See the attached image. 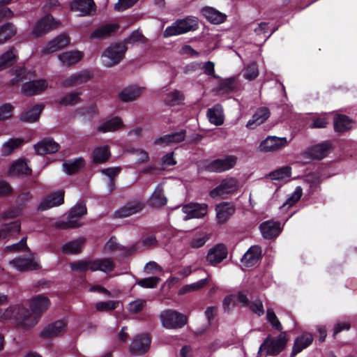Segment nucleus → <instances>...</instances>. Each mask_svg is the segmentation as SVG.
<instances>
[{
    "label": "nucleus",
    "instance_id": "nucleus-28",
    "mask_svg": "<svg viewBox=\"0 0 357 357\" xmlns=\"http://www.w3.org/2000/svg\"><path fill=\"white\" fill-rule=\"evenodd\" d=\"M66 325L63 321H57L50 324L43 331V336L52 337L60 335L66 332Z\"/></svg>",
    "mask_w": 357,
    "mask_h": 357
},
{
    "label": "nucleus",
    "instance_id": "nucleus-7",
    "mask_svg": "<svg viewBox=\"0 0 357 357\" xmlns=\"http://www.w3.org/2000/svg\"><path fill=\"white\" fill-rule=\"evenodd\" d=\"M238 188V181L236 178H226L215 188L210 192V196L213 199L225 198L227 195L233 194Z\"/></svg>",
    "mask_w": 357,
    "mask_h": 357
},
{
    "label": "nucleus",
    "instance_id": "nucleus-51",
    "mask_svg": "<svg viewBox=\"0 0 357 357\" xmlns=\"http://www.w3.org/2000/svg\"><path fill=\"white\" fill-rule=\"evenodd\" d=\"M183 100V95L178 91H173L167 94L165 102L166 105L174 106L179 105Z\"/></svg>",
    "mask_w": 357,
    "mask_h": 357
},
{
    "label": "nucleus",
    "instance_id": "nucleus-12",
    "mask_svg": "<svg viewBox=\"0 0 357 357\" xmlns=\"http://www.w3.org/2000/svg\"><path fill=\"white\" fill-rule=\"evenodd\" d=\"M50 304L49 298L43 295H38L30 300L29 307L31 310L30 315L36 317V323L40 314L47 310Z\"/></svg>",
    "mask_w": 357,
    "mask_h": 357
},
{
    "label": "nucleus",
    "instance_id": "nucleus-58",
    "mask_svg": "<svg viewBox=\"0 0 357 357\" xmlns=\"http://www.w3.org/2000/svg\"><path fill=\"white\" fill-rule=\"evenodd\" d=\"M104 250L105 253L112 254L114 252L118 251H122L123 247L120 245L116 239L114 238H111L105 245Z\"/></svg>",
    "mask_w": 357,
    "mask_h": 357
},
{
    "label": "nucleus",
    "instance_id": "nucleus-18",
    "mask_svg": "<svg viewBox=\"0 0 357 357\" xmlns=\"http://www.w3.org/2000/svg\"><path fill=\"white\" fill-rule=\"evenodd\" d=\"M70 43V38L67 35H59L50 41L43 50L45 54H51L66 47Z\"/></svg>",
    "mask_w": 357,
    "mask_h": 357
},
{
    "label": "nucleus",
    "instance_id": "nucleus-37",
    "mask_svg": "<svg viewBox=\"0 0 357 357\" xmlns=\"http://www.w3.org/2000/svg\"><path fill=\"white\" fill-rule=\"evenodd\" d=\"M43 108L44 105L42 104L36 105L26 112L22 114L20 119L22 121L27 123L34 122L39 119V116Z\"/></svg>",
    "mask_w": 357,
    "mask_h": 357
},
{
    "label": "nucleus",
    "instance_id": "nucleus-53",
    "mask_svg": "<svg viewBox=\"0 0 357 357\" xmlns=\"http://www.w3.org/2000/svg\"><path fill=\"white\" fill-rule=\"evenodd\" d=\"M118 304L119 302L113 301H100L96 303L95 307L100 312H109L116 309Z\"/></svg>",
    "mask_w": 357,
    "mask_h": 357
},
{
    "label": "nucleus",
    "instance_id": "nucleus-49",
    "mask_svg": "<svg viewBox=\"0 0 357 357\" xmlns=\"http://www.w3.org/2000/svg\"><path fill=\"white\" fill-rule=\"evenodd\" d=\"M209 238V235L205 232L197 233L191 238L190 246L192 248H199L205 245Z\"/></svg>",
    "mask_w": 357,
    "mask_h": 357
},
{
    "label": "nucleus",
    "instance_id": "nucleus-8",
    "mask_svg": "<svg viewBox=\"0 0 357 357\" xmlns=\"http://www.w3.org/2000/svg\"><path fill=\"white\" fill-rule=\"evenodd\" d=\"M59 25V22L56 21L52 16L46 15L36 22L33 27L31 34L34 37H40L58 27Z\"/></svg>",
    "mask_w": 357,
    "mask_h": 357
},
{
    "label": "nucleus",
    "instance_id": "nucleus-23",
    "mask_svg": "<svg viewBox=\"0 0 357 357\" xmlns=\"http://www.w3.org/2000/svg\"><path fill=\"white\" fill-rule=\"evenodd\" d=\"M119 29V26L116 24H107L102 25L95 31H93L90 38L91 39H104L109 37L113 33L116 32Z\"/></svg>",
    "mask_w": 357,
    "mask_h": 357
},
{
    "label": "nucleus",
    "instance_id": "nucleus-40",
    "mask_svg": "<svg viewBox=\"0 0 357 357\" xmlns=\"http://www.w3.org/2000/svg\"><path fill=\"white\" fill-rule=\"evenodd\" d=\"M149 204L153 207H160L167 204V199L164 195L163 189L158 186L149 199Z\"/></svg>",
    "mask_w": 357,
    "mask_h": 357
},
{
    "label": "nucleus",
    "instance_id": "nucleus-3",
    "mask_svg": "<svg viewBox=\"0 0 357 357\" xmlns=\"http://www.w3.org/2000/svg\"><path fill=\"white\" fill-rule=\"evenodd\" d=\"M160 320L162 326L167 329L181 328L188 322V318L185 314L172 310L161 312Z\"/></svg>",
    "mask_w": 357,
    "mask_h": 357
},
{
    "label": "nucleus",
    "instance_id": "nucleus-33",
    "mask_svg": "<svg viewBox=\"0 0 357 357\" xmlns=\"http://www.w3.org/2000/svg\"><path fill=\"white\" fill-rule=\"evenodd\" d=\"M114 268V263L111 259L104 258L98 259L92 261V266H91V271H102L108 273L113 271Z\"/></svg>",
    "mask_w": 357,
    "mask_h": 357
},
{
    "label": "nucleus",
    "instance_id": "nucleus-16",
    "mask_svg": "<svg viewBox=\"0 0 357 357\" xmlns=\"http://www.w3.org/2000/svg\"><path fill=\"white\" fill-rule=\"evenodd\" d=\"M48 86L45 79H38L24 83L21 89L22 93L26 96H31L41 93Z\"/></svg>",
    "mask_w": 357,
    "mask_h": 357
},
{
    "label": "nucleus",
    "instance_id": "nucleus-38",
    "mask_svg": "<svg viewBox=\"0 0 357 357\" xmlns=\"http://www.w3.org/2000/svg\"><path fill=\"white\" fill-rule=\"evenodd\" d=\"M185 132L181 131L170 135L161 137L155 141V144L158 145H168L173 143H178L184 140Z\"/></svg>",
    "mask_w": 357,
    "mask_h": 357
},
{
    "label": "nucleus",
    "instance_id": "nucleus-6",
    "mask_svg": "<svg viewBox=\"0 0 357 357\" xmlns=\"http://www.w3.org/2000/svg\"><path fill=\"white\" fill-rule=\"evenodd\" d=\"M289 142L290 140L285 137H280L270 135L261 142L257 150L261 153L277 152L285 148Z\"/></svg>",
    "mask_w": 357,
    "mask_h": 357
},
{
    "label": "nucleus",
    "instance_id": "nucleus-41",
    "mask_svg": "<svg viewBox=\"0 0 357 357\" xmlns=\"http://www.w3.org/2000/svg\"><path fill=\"white\" fill-rule=\"evenodd\" d=\"M121 120L117 117L107 120L100 124L98 131L100 132H114L123 127Z\"/></svg>",
    "mask_w": 357,
    "mask_h": 357
},
{
    "label": "nucleus",
    "instance_id": "nucleus-34",
    "mask_svg": "<svg viewBox=\"0 0 357 357\" xmlns=\"http://www.w3.org/2000/svg\"><path fill=\"white\" fill-rule=\"evenodd\" d=\"M85 244V238H79L63 245L62 251L66 254H77L82 251Z\"/></svg>",
    "mask_w": 357,
    "mask_h": 357
},
{
    "label": "nucleus",
    "instance_id": "nucleus-64",
    "mask_svg": "<svg viewBox=\"0 0 357 357\" xmlns=\"http://www.w3.org/2000/svg\"><path fill=\"white\" fill-rule=\"evenodd\" d=\"M146 305V301L142 299H138L132 301L128 305V310L130 312L137 313L140 312Z\"/></svg>",
    "mask_w": 357,
    "mask_h": 357
},
{
    "label": "nucleus",
    "instance_id": "nucleus-4",
    "mask_svg": "<svg viewBox=\"0 0 357 357\" xmlns=\"http://www.w3.org/2000/svg\"><path fill=\"white\" fill-rule=\"evenodd\" d=\"M126 47L123 44H116L107 47L101 56L102 63L107 68L118 64L124 57Z\"/></svg>",
    "mask_w": 357,
    "mask_h": 357
},
{
    "label": "nucleus",
    "instance_id": "nucleus-19",
    "mask_svg": "<svg viewBox=\"0 0 357 357\" xmlns=\"http://www.w3.org/2000/svg\"><path fill=\"white\" fill-rule=\"evenodd\" d=\"M31 173L28 161L25 159H19L13 162L9 167L8 174L10 176H26Z\"/></svg>",
    "mask_w": 357,
    "mask_h": 357
},
{
    "label": "nucleus",
    "instance_id": "nucleus-47",
    "mask_svg": "<svg viewBox=\"0 0 357 357\" xmlns=\"http://www.w3.org/2000/svg\"><path fill=\"white\" fill-rule=\"evenodd\" d=\"M255 33L258 38L257 42L259 43L265 42L273 33V31L268 33V25L266 22H261L258 24L257 26L255 29Z\"/></svg>",
    "mask_w": 357,
    "mask_h": 357
},
{
    "label": "nucleus",
    "instance_id": "nucleus-57",
    "mask_svg": "<svg viewBox=\"0 0 357 357\" xmlns=\"http://www.w3.org/2000/svg\"><path fill=\"white\" fill-rule=\"evenodd\" d=\"M79 100V93H71L63 97L59 100V104L63 106L74 105L78 103Z\"/></svg>",
    "mask_w": 357,
    "mask_h": 357
},
{
    "label": "nucleus",
    "instance_id": "nucleus-39",
    "mask_svg": "<svg viewBox=\"0 0 357 357\" xmlns=\"http://www.w3.org/2000/svg\"><path fill=\"white\" fill-rule=\"evenodd\" d=\"M17 50L14 47L10 48L8 51L0 56V70H2L17 61Z\"/></svg>",
    "mask_w": 357,
    "mask_h": 357
},
{
    "label": "nucleus",
    "instance_id": "nucleus-22",
    "mask_svg": "<svg viewBox=\"0 0 357 357\" xmlns=\"http://www.w3.org/2000/svg\"><path fill=\"white\" fill-rule=\"evenodd\" d=\"M261 255V250L257 245L252 246L243 256L241 261L247 266L250 267L256 264L259 260Z\"/></svg>",
    "mask_w": 357,
    "mask_h": 357
},
{
    "label": "nucleus",
    "instance_id": "nucleus-10",
    "mask_svg": "<svg viewBox=\"0 0 357 357\" xmlns=\"http://www.w3.org/2000/svg\"><path fill=\"white\" fill-rule=\"evenodd\" d=\"M10 265L20 271L36 270L40 268L36 257L31 255L29 257H19L10 261Z\"/></svg>",
    "mask_w": 357,
    "mask_h": 357
},
{
    "label": "nucleus",
    "instance_id": "nucleus-26",
    "mask_svg": "<svg viewBox=\"0 0 357 357\" xmlns=\"http://www.w3.org/2000/svg\"><path fill=\"white\" fill-rule=\"evenodd\" d=\"M270 115L268 109L266 107L259 108L249 120L246 124V127L249 129H254L256 126L263 123Z\"/></svg>",
    "mask_w": 357,
    "mask_h": 357
},
{
    "label": "nucleus",
    "instance_id": "nucleus-1",
    "mask_svg": "<svg viewBox=\"0 0 357 357\" xmlns=\"http://www.w3.org/2000/svg\"><path fill=\"white\" fill-rule=\"evenodd\" d=\"M11 319L23 328H31L36 324V317L31 316L29 310L22 306L9 307L3 312L0 310V321Z\"/></svg>",
    "mask_w": 357,
    "mask_h": 357
},
{
    "label": "nucleus",
    "instance_id": "nucleus-54",
    "mask_svg": "<svg viewBox=\"0 0 357 357\" xmlns=\"http://www.w3.org/2000/svg\"><path fill=\"white\" fill-rule=\"evenodd\" d=\"M86 206L83 204H79L71 209L69 215L73 220L77 219V223H79V220L86 213Z\"/></svg>",
    "mask_w": 357,
    "mask_h": 357
},
{
    "label": "nucleus",
    "instance_id": "nucleus-29",
    "mask_svg": "<svg viewBox=\"0 0 357 357\" xmlns=\"http://www.w3.org/2000/svg\"><path fill=\"white\" fill-rule=\"evenodd\" d=\"M201 12L202 15L213 24H217L222 23L226 19L225 14L211 7L203 8Z\"/></svg>",
    "mask_w": 357,
    "mask_h": 357
},
{
    "label": "nucleus",
    "instance_id": "nucleus-56",
    "mask_svg": "<svg viewBox=\"0 0 357 357\" xmlns=\"http://www.w3.org/2000/svg\"><path fill=\"white\" fill-rule=\"evenodd\" d=\"M302 193V188L300 186L296 187L294 192L289 197H288L286 202L282 205V208H285L286 206L289 208L294 205L301 199Z\"/></svg>",
    "mask_w": 357,
    "mask_h": 357
},
{
    "label": "nucleus",
    "instance_id": "nucleus-42",
    "mask_svg": "<svg viewBox=\"0 0 357 357\" xmlns=\"http://www.w3.org/2000/svg\"><path fill=\"white\" fill-rule=\"evenodd\" d=\"M353 126L352 121L345 115L337 114L334 119V128L337 132H344Z\"/></svg>",
    "mask_w": 357,
    "mask_h": 357
},
{
    "label": "nucleus",
    "instance_id": "nucleus-59",
    "mask_svg": "<svg viewBox=\"0 0 357 357\" xmlns=\"http://www.w3.org/2000/svg\"><path fill=\"white\" fill-rule=\"evenodd\" d=\"M85 77L84 73H75L71 75L62 82V86L68 87L74 84L81 83Z\"/></svg>",
    "mask_w": 357,
    "mask_h": 357
},
{
    "label": "nucleus",
    "instance_id": "nucleus-11",
    "mask_svg": "<svg viewBox=\"0 0 357 357\" xmlns=\"http://www.w3.org/2000/svg\"><path fill=\"white\" fill-rule=\"evenodd\" d=\"M237 162V157L235 155H227L218 158L211 162L206 169L212 172H222L233 168Z\"/></svg>",
    "mask_w": 357,
    "mask_h": 357
},
{
    "label": "nucleus",
    "instance_id": "nucleus-9",
    "mask_svg": "<svg viewBox=\"0 0 357 357\" xmlns=\"http://www.w3.org/2000/svg\"><path fill=\"white\" fill-rule=\"evenodd\" d=\"M182 211L185 214L184 220L193 218H202L208 213V205L202 203L191 202L182 206Z\"/></svg>",
    "mask_w": 357,
    "mask_h": 357
},
{
    "label": "nucleus",
    "instance_id": "nucleus-55",
    "mask_svg": "<svg viewBox=\"0 0 357 357\" xmlns=\"http://www.w3.org/2000/svg\"><path fill=\"white\" fill-rule=\"evenodd\" d=\"M70 268L75 271H91L92 266V261L91 260H82L70 264Z\"/></svg>",
    "mask_w": 357,
    "mask_h": 357
},
{
    "label": "nucleus",
    "instance_id": "nucleus-62",
    "mask_svg": "<svg viewBox=\"0 0 357 357\" xmlns=\"http://www.w3.org/2000/svg\"><path fill=\"white\" fill-rule=\"evenodd\" d=\"M259 75L257 65L255 63H250L246 67L243 76L248 80L255 79Z\"/></svg>",
    "mask_w": 357,
    "mask_h": 357
},
{
    "label": "nucleus",
    "instance_id": "nucleus-2",
    "mask_svg": "<svg viewBox=\"0 0 357 357\" xmlns=\"http://www.w3.org/2000/svg\"><path fill=\"white\" fill-rule=\"evenodd\" d=\"M198 28V20L195 17H187L175 21L171 26H167L164 31V37L168 38L184 34L195 31Z\"/></svg>",
    "mask_w": 357,
    "mask_h": 357
},
{
    "label": "nucleus",
    "instance_id": "nucleus-43",
    "mask_svg": "<svg viewBox=\"0 0 357 357\" xmlns=\"http://www.w3.org/2000/svg\"><path fill=\"white\" fill-rule=\"evenodd\" d=\"M143 208V204L140 202L128 204L116 212V215L121 218H125L135 214Z\"/></svg>",
    "mask_w": 357,
    "mask_h": 357
},
{
    "label": "nucleus",
    "instance_id": "nucleus-63",
    "mask_svg": "<svg viewBox=\"0 0 357 357\" xmlns=\"http://www.w3.org/2000/svg\"><path fill=\"white\" fill-rule=\"evenodd\" d=\"M160 281L158 277H151L142 279L137 282V284L143 288H155Z\"/></svg>",
    "mask_w": 357,
    "mask_h": 357
},
{
    "label": "nucleus",
    "instance_id": "nucleus-46",
    "mask_svg": "<svg viewBox=\"0 0 357 357\" xmlns=\"http://www.w3.org/2000/svg\"><path fill=\"white\" fill-rule=\"evenodd\" d=\"M23 141L20 139H10L5 142L1 149V153L3 156H8L11 154L14 150L19 148L22 144Z\"/></svg>",
    "mask_w": 357,
    "mask_h": 357
},
{
    "label": "nucleus",
    "instance_id": "nucleus-14",
    "mask_svg": "<svg viewBox=\"0 0 357 357\" xmlns=\"http://www.w3.org/2000/svg\"><path fill=\"white\" fill-rule=\"evenodd\" d=\"M151 339L147 335L136 336L131 342L130 351L132 355L145 354L150 347Z\"/></svg>",
    "mask_w": 357,
    "mask_h": 357
},
{
    "label": "nucleus",
    "instance_id": "nucleus-13",
    "mask_svg": "<svg viewBox=\"0 0 357 357\" xmlns=\"http://www.w3.org/2000/svg\"><path fill=\"white\" fill-rule=\"evenodd\" d=\"M70 9L79 13L81 16H89L96 11V5L93 0H73Z\"/></svg>",
    "mask_w": 357,
    "mask_h": 357
},
{
    "label": "nucleus",
    "instance_id": "nucleus-20",
    "mask_svg": "<svg viewBox=\"0 0 357 357\" xmlns=\"http://www.w3.org/2000/svg\"><path fill=\"white\" fill-rule=\"evenodd\" d=\"M37 153L40 155L54 153L59 151L60 146L51 138H47L38 142L35 146Z\"/></svg>",
    "mask_w": 357,
    "mask_h": 357
},
{
    "label": "nucleus",
    "instance_id": "nucleus-52",
    "mask_svg": "<svg viewBox=\"0 0 357 357\" xmlns=\"http://www.w3.org/2000/svg\"><path fill=\"white\" fill-rule=\"evenodd\" d=\"M121 168L119 167H110L103 169L101 170V173L109 179V184L108 187L109 191H112L114 188V183L113 179L120 173Z\"/></svg>",
    "mask_w": 357,
    "mask_h": 357
},
{
    "label": "nucleus",
    "instance_id": "nucleus-45",
    "mask_svg": "<svg viewBox=\"0 0 357 357\" xmlns=\"http://www.w3.org/2000/svg\"><path fill=\"white\" fill-rule=\"evenodd\" d=\"M84 166V161L82 158L67 160L63 164V168L66 173L72 174Z\"/></svg>",
    "mask_w": 357,
    "mask_h": 357
},
{
    "label": "nucleus",
    "instance_id": "nucleus-31",
    "mask_svg": "<svg viewBox=\"0 0 357 357\" xmlns=\"http://www.w3.org/2000/svg\"><path fill=\"white\" fill-rule=\"evenodd\" d=\"M143 88L136 86H132L123 89L119 93V98L123 102H130L135 100L142 93Z\"/></svg>",
    "mask_w": 357,
    "mask_h": 357
},
{
    "label": "nucleus",
    "instance_id": "nucleus-35",
    "mask_svg": "<svg viewBox=\"0 0 357 357\" xmlns=\"http://www.w3.org/2000/svg\"><path fill=\"white\" fill-rule=\"evenodd\" d=\"M20 222L17 220L5 223L0 229V239L9 238L18 234L20 231Z\"/></svg>",
    "mask_w": 357,
    "mask_h": 357
},
{
    "label": "nucleus",
    "instance_id": "nucleus-15",
    "mask_svg": "<svg viewBox=\"0 0 357 357\" xmlns=\"http://www.w3.org/2000/svg\"><path fill=\"white\" fill-rule=\"evenodd\" d=\"M64 201V191L57 190L50 193L43 199L38 206V208L45 211L52 207L61 205Z\"/></svg>",
    "mask_w": 357,
    "mask_h": 357
},
{
    "label": "nucleus",
    "instance_id": "nucleus-24",
    "mask_svg": "<svg viewBox=\"0 0 357 357\" xmlns=\"http://www.w3.org/2000/svg\"><path fill=\"white\" fill-rule=\"evenodd\" d=\"M83 57L79 51L65 52L58 55V59L63 66H70L79 62Z\"/></svg>",
    "mask_w": 357,
    "mask_h": 357
},
{
    "label": "nucleus",
    "instance_id": "nucleus-44",
    "mask_svg": "<svg viewBox=\"0 0 357 357\" xmlns=\"http://www.w3.org/2000/svg\"><path fill=\"white\" fill-rule=\"evenodd\" d=\"M17 33L16 27L11 23H6L0 26V45L5 43Z\"/></svg>",
    "mask_w": 357,
    "mask_h": 357
},
{
    "label": "nucleus",
    "instance_id": "nucleus-30",
    "mask_svg": "<svg viewBox=\"0 0 357 357\" xmlns=\"http://www.w3.org/2000/svg\"><path fill=\"white\" fill-rule=\"evenodd\" d=\"M110 155V149L107 145L98 146L92 151L93 160L95 163L105 162Z\"/></svg>",
    "mask_w": 357,
    "mask_h": 357
},
{
    "label": "nucleus",
    "instance_id": "nucleus-36",
    "mask_svg": "<svg viewBox=\"0 0 357 357\" xmlns=\"http://www.w3.org/2000/svg\"><path fill=\"white\" fill-rule=\"evenodd\" d=\"M331 149V144L324 142L311 147L309 150V154L312 158L320 160L327 155Z\"/></svg>",
    "mask_w": 357,
    "mask_h": 357
},
{
    "label": "nucleus",
    "instance_id": "nucleus-50",
    "mask_svg": "<svg viewBox=\"0 0 357 357\" xmlns=\"http://www.w3.org/2000/svg\"><path fill=\"white\" fill-rule=\"evenodd\" d=\"M207 282L208 279L205 278L197 281L194 283L184 285L180 289L179 294H184L188 292L198 291L203 288L207 284Z\"/></svg>",
    "mask_w": 357,
    "mask_h": 357
},
{
    "label": "nucleus",
    "instance_id": "nucleus-61",
    "mask_svg": "<svg viewBox=\"0 0 357 357\" xmlns=\"http://www.w3.org/2000/svg\"><path fill=\"white\" fill-rule=\"evenodd\" d=\"M266 319L273 328L278 331L282 330V326L272 308L268 307L266 311Z\"/></svg>",
    "mask_w": 357,
    "mask_h": 357
},
{
    "label": "nucleus",
    "instance_id": "nucleus-60",
    "mask_svg": "<svg viewBox=\"0 0 357 357\" xmlns=\"http://www.w3.org/2000/svg\"><path fill=\"white\" fill-rule=\"evenodd\" d=\"M79 223H77V220H73L68 215L67 220L58 221L55 223V227L59 229H67L69 228H75L79 227Z\"/></svg>",
    "mask_w": 357,
    "mask_h": 357
},
{
    "label": "nucleus",
    "instance_id": "nucleus-25",
    "mask_svg": "<svg viewBox=\"0 0 357 357\" xmlns=\"http://www.w3.org/2000/svg\"><path fill=\"white\" fill-rule=\"evenodd\" d=\"M261 234L265 238H272L279 235L281 227L279 223L267 221L260 225Z\"/></svg>",
    "mask_w": 357,
    "mask_h": 357
},
{
    "label": "nucleus",
    "instance_id": "nucleus-21",
    "mask_svg": "<svg viewBox=\"0 0 357 357\" xmlns=\"http://www.w3.org/2000/svg\"><path fill=\"white\" fill-rule=\"evenodd\" d=\"M235 211L234 206L227 202H223L216 206V220L219 224L227 222Z\"/></svg>",
    "mask_w": 357,
    "mask_h": 357
},
{
    "label": "nucleus",
    "instance_id": "nucleus-5",
    "mask_svg": "<svg viewBox=\"0 0 357 357\" xmlns=\"http://www.w3.org/2000/svg\"><path fill=\"white\" fill-rule=\"evenodd\" d=\"M287 342L285 333H281L276 338L268 336L260 346L258 354H260L265 351L267 354L276 355L285 347Z\"/></svg>",
    "mask_w": 357,
    "mask_h": 357
},
{
    "label": "nucleus",
    "instance_id": "nucleus-27",
    "mask_svg": "<svg viewBox=\"0 0 357 357\" xmlns=\"http://www.w3.org/2000/svg\"><path fill=\"white\" fill-rule=\"evenodd\" d=\"M312 341L313 336L310 333H305L300 337H298L294 341L291 356H294L304 349L307 348L312 344Z\"/></svg>",
    "mask_w": 357,
    "mask_h": 357
},
{
    "label": "nucleus",
    "instance_id": "nucleus-48",
    "mask_svg": "<svg viewBox=\"0 0 357 357\" xmlns=\"http://www.w3.org/2000/svg\"><path fill=\"white\" fill-rule=\"evenodd\" d=\"M290 176L291 168L289 167H283L268 174L271 179L278 181H287Z\"/></svg>",
    "mask_w": 357,
    "mask_h": 357
},
{
    "label": "nucleus",
    "instance_id": "nucleus-32",
    "mask_svg": "<svg viewBox=\"0 0 357 357\" xmlns=\"http://www.w3.org/2000/svg\"><path fill=\"white\" fill-rule=\"evenodd\" d=\"M207 117L209 121L215 125L220 126L224 123L223 109L221 105H215L207 111Z\"/></svg>",
    "mask_w": 357,
    "mask_h": 357
},
{
    "label": "nucleus",
    "instance_id": "nucleus-17",
    "mask_svg": "<svg viewBox=\"0 0 357 357\" xmlns=\"http://www.w3.org/2000/svg\"><path fill=\"white\" fill-rule=\"evenodd\" d=\"M227 256V249L223 244H218L209 250L206 259L211 265L220 263Z\"/></svg>",
    "mask_w": 357,
    "mask_h": 357
}]
</instances>
